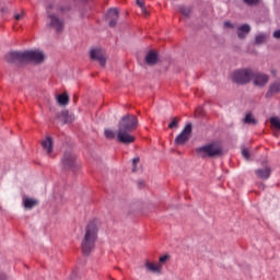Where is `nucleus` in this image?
Returning <instances> with one entry per match:
<instances>
[{
  "label": "nucleus",
  "mask_w": 280,
  "mask_h": 280,
  "mask_svg": "<svg viewBox=\"0 0 280 280\" xmlns=\"http://www.w3.org/2000/svg\"><path fill=\"white\" fill-rule=\"evenodd\" d=\"M4 60L8 65L14 67H23V65H43L45 62V52L40 50H11L4 55Z\"/></svg>",
  "instance_id": "obj_1"
},
{
  "label": "nucleus",
  "mask_w": 280,
  "mask_h": 280,
  "mask_svg": "<svg viewBox=\"0 0 280 280\" xmlns=\"http://www.w3.org/2000/svg\"><path fill=\"white\" fill-rule=\"evenodd\" d=\"M100 233V220H91L86 228L85 234L81 242V250L84 257H89L92 250H95V242H97V234Z\"/></svg>",
  "instance_id": "obj_2"
},
{
  "label": "nucleus",
  "mask_w": 280,
  "mask_h": 280,
  "mask_svg": "<svg viewBox=\"0 0 280 280\" xmlns=\"http://www.w3.org/2000/svg\"><path fill=\"white\" fill-rule=\"evenodd\" d=\"M200 159H220L224 156V148L218 142H210L195 149Z\"/></svg>",
  "instance_id": "obj_3"
},
{
  "label": "nucleus",
  "mask_w": 280,
  "mask_h": 280,
  "mask_svg": "<svg viewBox=\"0 0 280 280\" xmlns=\"http://www.w3.org/2000/svg\"><path fill=\"white\" fill-rule=\"evenodd\" d=\"M61 170L62 172H72L75 174L80 170V164H78V156L71 149H67L61 158Z\"/></svg>",
  "instance_id": "obj_4"
},
{
  "label": "nucleus",
  "mask_w": 280,
  "mask_h": 280,
  "mask_svg": "<svg viewBox=\"0 0 280 280\" xmlns=\"http://www.w3.org/2000/svg\"><path fill=\"white\" fill-rule=\"evenodd\" d=\"M231 80L234 84L245 86V84H250L253 81V70L250 68L236 69L231 74Z\"/></svg>",
  "instance_id": "obj_5"
},
{
  "label": "nucleus",
  "mask_w": 280,
  "mask_h": 280,
  "mask_svg": "<svg viewBox=\"0 0 280 280\" xmlns=\"http://www.w3.org/2000/svg\"><path fill=\"white\" fill-rule=\"evenodd\" d=\"M139 126V119L132 114L122 116L118 122V130H127L133 132Z\"/></svg>",
  "instance_id": "obj_6"
},
{
  "label": "nucleus",
  "mask_w": 280,
  "mask_h": 280,
  "mask_svg": "<svg viewBox=\"0 0 280 280\" xmlns=\"http://www.w3.org/2000/svg\"><path fill=\"white\" fill-rule=\"evenodd\" d=\"M194 131V125L191 122L186 124L182 132L175 138V145H185L189 139H191V132Z\"/></svg>",
  "instance_id": "obj_7"
},
{
  "label": "nucleus",
  "mask_w": 280,
  "mask_h": 280,
  "mask_svg": "<svg viewBox=\"0 0 280 280\" xmlns=\"http://www.w3.org/2000/svg\"><path fill=\"white\" fill-rule=\"evenodd\" d=\"M252 80L254 86H259L260 89H264L266 84L270 81V77L264 72L254 71L252 70Z\"/></svg>",
  "instance_id": "obj_8"
},
{
  "label": "nucleus",
  "mask_w": 280,
  "mask_h": 280,
  "mask_svg": "<svg viewBox=\"0 0 280 280\" xmlns=\"http://www.w3.org/2000/svg\"><path fill=\"white\" fill-rule=\"evenodd\" d=\"M132 131H127L124 129H118L116 141L118 143H122L124 145H130V143H135V136L130 135Z\"/></svg>",
  "instance_id": "obj_9"
},
{
  "label": "nucleus",
  "mask_w": 280,
  "mask_h": 280,
  "mask_svg": "<svg viewBox=\"0 0 280 280\" xmlns=\"http://www.w3.org/2000/svg\"><path fill=\"white\" fill-rule=\"evenodd\" d=\"M48 19H50L48 26L54 27L57 34H60V32L65 31V21L58 19L56 14H48Z\"/></svg>",
  "instance_id": "obj_10"
},
{
  "label": "nucleus",
  "mask_w": 280,
  "mask_h": 280,
  "mask_svg": "<svg viewBox=\"0 0 280 280\" xmlns=\"http://www.w3.org/2000/svg\"><path fill=\"white\" fill-rule=\"evenodd\" d=\"M106 19L109 21L108 25L110 27H117V22L119 21V10L117 8L108 9Z\"/></svg>",
  "instance_id": "obj_11"
},
{
  "label": "nucleus",
  "mask_w": 280,
  "mask_h": 280,
  "mask_svg": "<svg viewBox=\"0 0 280 280\" xmlns=\"http://www.w3.org/2000/svg\"><path fill=\"white\" fill-rule=\"evenodd\" d=\"M90 58L91 60H97L100 62L101 67H106V57L102 54L101 49L94 48L90 51Z\"/></svg>",
  "instance_id": "obj_12"
},
{
  "label": "nucleus",
  "mask_w": 280,
  "mask_h": 280,
  "mask_svg": "<svg viewBox=\"0 0 280 280\" xmlns=\"http://www.w3.org/2000/svg\"><path fill=\"white\" fill-rule=\"evenodd\" d=\"M144 62L148 67L159 65V52H156V50H149L144 57Z\"/></svg>",
  "instance_id": "obj_13"
},
{
  "label": "nucleus",
  "mask_w": 280,
  "mask_h": 280,
  "mask_svg": "<svg viewBox=\"0 0 280 280\" xmlns=\"http://www.w3.org/2000/svg\"><path fill=\"white\" fill-rule=\"evenodd\" d=\"M57 119H59V121H62V124L65 125L72 124L75 117L69 113V109H63L57 114Z\"/></svg>",
  "instance_id": "obj_14"
},
{
  "label": "nucleus",
  "mask_w": 280,
  "mask_h": 280,
  "mask_svg": "<svg viewBox=\"0 0 280 280\" xmlns=\"http://www.w3.org/2000/svg\"><path fill=\"white\" fill-rule=\"evenodd\" d=\"M250 34V24H242L236 28V35L240 40H245L246 36Z\"/></svg>",
  "instance_id": "obj_15"
},
{
  "label": "nucleus",
  "mask_w": 280,
  "mask_h": 280,
  "mask_svg": "<svg viewBox=\"0 0 280 280\" xmlns=\"http://www.w3.org/2000/svg\"><path fill=\"white\" fill-rule=\"evenodd\" d=\"M22 205H23L24 209H26V211H30V210L34 209V207H38L39 201H38V199H34V198H30L27 196H23L22 197Z\"/></svg>",
  "instance_id": "obj_16"
},
{
  "label": "nucleus",
  "mask_w": 280,
  "mask_h": 280,
  "mask_svg": "<svg viewBox=\"0 0 280 280\" xmlns=\"http://www.w3.org/2000/svg\"><path fill=\"white\" fill-rule=\"evenodd\" d=\"M257 178H261V180H268L272 174V168L270 166H266L265 168H258L255 171Z\"/></svg>",
  "instance_id": "obj_17"
},
{
  "label": "nucleus",
  "mask_w": 280,
  "mask_h": 280,
  "mask_svg": "<svg viewBox=\"0 0 280 280\" xmlns=\"http://www.w3.org/2000/svg\"><path fill=\"white\" fill-rule=\"evenodd\" d=\"M277 93H280V82L276 81L269 85V89L265 95L266 100L272 98Z\"/></svg>",
  "instance_id": "obj_18"
},
{
  "label": "nucleus",
  "mask_w": 280,
  "mask_h": 280,
  "mask_svg": "<svg viewBox=\"0 0 280 280\" xmlns=\"http://www.w3.org/2000/svg\"><path fill=\"white\" fill-rule=\"evenodd\" d=\"M42 148L46 150L47 154H51L54 152V138L47 136L46 139L42 141Z\"/></svg>",
  "instance_id": "obj_19"
},
{
  "label": "nucleus",
  "mask_w": 280,
  "mask_h": 280,
  "mask_svg": "<svg viewBox=\"0 0 280 280\" xmlns=\"http://www.w3.org/2000/svg\"><path fill=\"white\" fill-rule=\"evenodd\" d=\"M144 267L147 268V270H149V272H156L158 275H161V270H163V267L161 265L150 262V260L145 261Z\"/></svg>",
  "instance_id": "obj_20"
},
{
  "label": "nucleus",
  "mask_w": 280,
  "mask_h": 280,
  "mask_svg": "<svg viewBox=\"0 0 280 280\" xmlns=\"http://www.w3.org/2000/svg\"><path fill=\"white\" fill-rule=\"evenodd\" d=\"M178 12H180V14H183V16H185L186 19H190L191 16V12H194V8L192 7H187L185 4H180L177 7Z\"/></svg>",
  "instance_id": "obj_21"
},
{
  "label": "nucleus",
  "mask_w": 280,
  "mask_h": 280,
  "mask_svg": "<svg viewBox=\"0 0 280 280\" xmlns=\"http://www.w3.org/2000/svg\"><path fill=\"white\" fill-rule=\"evenodd\" d=\"M57 102L60 106H67V104H69V94L62 93L57 95Z\"/></svg>",
  "instance_id": "obj_22"
},
{
  "label": "nucleus",
  "mask_w": 280,
  "mask_h": 280,
  "mask_svg": "<svg viewBox=\"0 0 280 280\" xmlns=\"http://www.w3.org/2000/svg\"><path fill=\"white\" fill-rule=\"evenodd\" d=\"M244 124H248V126H257L258 121L253 117V114L248 113L245 115Z\"/></svg>",
  "instance_id": "obj_23"
},
{
  "label": "nucleus",
  "mask_w": 280,
  "mask_h": 280,
  "mask_svg": "<svg viewBox=\"0 0 280 280\" xmlns=\"http://www.w3.org/2000/svg\"><path fill=\"white\" fill-rule=\"evenodd\" d=\"M269 122L271 124L272 128H275V130H279L280 132V118L277 116H272L269 118Z\"/></svg>",
  "instance_id": "obj_24"
},
{
  "label": "nucleus",
  "mask_w": 280,
  "mask_h": 280,
  "mask_svg": "<svg viewBox=\"0 0 280 280\" xmlns=\"http://www.w3.org/2000/svg\"><path fill=\"white\" fill-rule=\"evenodd\" d=\"M266 38H268V35H266V33L256 35L255 36V45H264V43H266Z\"/></svg>",
  "instance_id": "obj_25"
},
{
  "label": "nucleus",
  "mask_w": 280,
  "mask_h": 280,
  "mask_svg": "<svg viewBox=\"0 0 280 280\" xmlns=\"http://www.w3.org/2000/svg\"><path fill=\"white\" fill-rule=\"evenodd\" d=\"M172 121L168 124L170 130H174V128H178V117L171 118Z\"/></svg>",
  "instance_id": "obj_26"
},
{
  "label": "nucleus",
  "mask_w": 280,
  "mask_h": 280,
  "mask_svg": "<svg viewBox=\"0 0 280 280\" xmlns=\"http://www.w3.org/2000/svg\"><path fill=\"white\" fill-rule=\"evenodd\" d=\"M59 12L61 14H67V12H71V4L59 7Z\"/></svg>",
  "instance_id": "obj_27"
},
{
  "label": "nucleus",
  "mask_w": 280,
  "mask_h": 280,
  "mask_svg": "<svg viewBox=\"0 0 280 280\" xmlns=\"http://www.w3.org/2000/svg\"><path fill=\"white\" fill-rule=\"evenodd\" d=\"M104 135L106 139H115V131L110 129H105Z\"/></svg>",
  "instance_id": "obj_28"
},
{
  "label": "nucleus",
  "mask_w": 280,
  "mask_h": 280,
  "mask_svg": "<svg viewBox=\"0 0 280 280\" xmlns=\"http://www.w3.org/2000/svg\"><path fill=\"white\" fill-rule=\"evenodd\" d=\"M242 156H244V159H246V161L250 160V151H248L247 148H243L242 149Z\"/></svg>",
  "instance_id": "obj_29"
},
{
  "label": "nucleus",
  "mask_w": 280,
  "mask_h": 280,
  "mask_svg": "<svg viewBox=\"0 0 280 280\" xmlns=\"http://www.w3.org/2000/svg\"><path fill=\"white\" fill-rule=\"evenodd\" d=\"M246 5H259V0H243Z\"/></svg>",
  "instance_id": "obj_30"
},
{
  "label": "nucleus",
  "mask_w": 280,
  "mask_h": 280,
  "mask_svg": "<svg viewBox=\"0 0 280 280\" xmlns=\"http://www.w3.org/2000/svg\"><path fill=\"white\" fill-rule=\"evenodd\" d=\"M139 161H141V159H139V158H135L133 160H132V170H131V172H137V164L139 163Z\"/></svg>",
  "instance_id": "obj_31"
},
{
  "label": "nucleus",
  "mask_w": 280,
  "mask_h": 280,
  "mask_svg": "<svg viewBox=\"0 0 280 280\" xmlns=\"http://www.w3.org/2000/svg\"><path fill=\"white\" fill-rule=\"evenodd\" d=\"M160 264H167V261H170V255H163L160 257L159 259Z\"/></svg>",
  "instance_id": "obj_32"
},
{
  "label": "nucleus",
  "mask_w": 280,
  "mask_h": 280,
  "mask_svg": "<svg viewBox=\"0 0 280 280\" xmlns=\"http://www.w3.org/2000/svg\"><path fill=\"white\" fill-rule=\"evenodd\" d=\"M224 27H226L228 30H233V23H231L230 21L224 22Z\"/></svg>",
  "instance_id": "obj_33"
},
{
  "label": "nucleus",
  "mask_w": 280,
  "mask_h": 280,
  "mask_svg": "<svg viewBox=\"0 0 280 280\" xmlns=\"http://www.w3.org/2000/svg\"><path fill=\"white\" fill-rule=\"evenodd\" d=\"M141 12L142 14H144V16H150V12H148V9L145 7L141 8Z\"/></svg>",
  "instance_id": "obj_34"
},
{
  "label": "nucleus",
  "mask_w": 280,
  "mask_h": 280,
  "mask_svg": "<svg viewBox=\"0 0 280 280\" xmlns=\"http://www.w3.org/2000/svg\"><path fill=\"white\" fill-rule=\"evenodd\" d=\"M273 38H277V40H280V30H277L273 32Z\"/></svg>",
  "instance_id": "obj_35"
},
{
  "label": "nucleus",
  "mask_w": 280,
  "mask_h": 280,
  "mask_svg": "<svg viewBox=\"0 0 280 280\" xmlns=\"http://www.w3.org/2000/svg\"><path fill=\"white\" fill-rule=\"evenodd\" d=\"M23 14H25V12H22V14L18 13L14 15L15 21H21V19H23Z\"/></svg>",
  "instance_id": "obj_36"
},
{
  "label": "nucleus",
  "mask_w": 280,
  "mask_h": 280,
  "mask_svg": "<svg viewBox=\"0 0 280 280\" xmlns=\"http://www.w3.org/2000/svg\"><path fill=\"white\" fill-rule=\"evenodd\" d=\"M137 5L141 9V8H144L145 7V3L141 0H137Z\"/></svg>",
  "instance_id": "obj_37"
},
{
  "label": "nucleus",
  "mask_w": 280,
  "mask_h": 280,
  "mask_svg": "<svg viewBox=\"0 0 280 280\" xmlns=\"http://www.w3.org/2000/svg\"><path fill=\"white\" fill-rule=\"evenodd\" d=\"M138 187H145V182L144 180H138Z\"/></svg>",
  "instance_id": "obj_38"
},
{
  "label": "nucleus",
  "mask_w": 280,
  "mask_h": 280,
  "mask_svg": "<svg viewBox=\"0 0 280 280\" xmlns=\"http://www.w3.org/2000/svg\"><path fill=\"white\" fill-rule=\"evenodd\" d=\"M0 280H8V276H5V273H0Z\"/></svg>",
  "instance_id": "obj_39"
},
{
  "label": "nucleus",
  "mask_w": 280,
  "mask_h": 280,
  "mask_svg": "<svg viewBox=\"0 0 280 280\" xmlns=\"http://www.w3.org/2000/svg\"><path fill=\"white\" fill-rule=\"evenodd\" d=\"M73 102H74V104L78 102V95L73 96Z\"/></svg>",
  "instance_id": "obj_40"
},
{
  "label": "nucleus",
  "mask_w": 280,
  "mask_h": 280,
  "mask_svg": "<svg viewBox=\"0 0 280 280\" xmlns=\"http://www.w3.org/2000/svg\"><path fill=\"white\" fill-rule=\"evenodd\" d=\"M1 12H8V9L7 8H2Z\"/></svg>",
  "instance_id": "obj_41"
},
{
  "label": "nucleus",
  "mask_w": 280,
  "mask_h": 280,
  "mask_svg": "<svg viewBox=\"0 0 280 280\" xmlns=\"http://www.w3.org/2000/svg\"><path fill=\"white\" fill-rule=\"evenodd\" d=\"M81 1L86 2V1H89V0H81Z\"/></svg>",
  "instance_id": "obj_42"
},
{
  "label": "nucleus",
  "mask_w": 280,
  "mask_h": 280,
  "mask_svg": "<svg viewBox=\"0 0 280 280\" xmlns=\"http://www.w3.org/2000/svg\"><path fill=\"white\" fill-rule=\"evenodd\" d=\"M275 137H279L277 133H275Z\"/></svg>",
  "instance_id": "obj_43"
}]
</instances>
